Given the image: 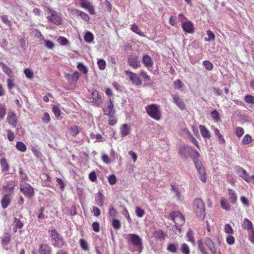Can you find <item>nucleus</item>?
<instances>
[{"instance_id":"09e8293b","label":"nucleus","mask_w":254,"mask_h":254,"mask_svg":"<svg viewBox=\"0 0 254 254\" xmlns=\"http://www.w3.org/2000/svg\"><path fill=\"white\" fill-rule=\"evenodd\" d=\"M235 134L238 137H241L244 133V130L242 127H238L235 128Z\"/></svg>"},{"instance_id":"c85d7f7f","label":"nucleus","mask_w":254,"mask_h":254,"mask_svg":"<svg viewBox=\"0 0 254 254\" xmlns=\"http://www.w3.org/2000/svg\"><path fill=\"white\" fill-rule=\"evenodd\" d=\"M13 226H15L16 227H18L19 229V232L20 233H22V231L20 230L23 227L24 222L20 220L19 218L14 217L13 222Z\"/></svg>"},{"instance_id":"5fc2aeb1","label":"nucleus","mask_w":254,"mask_h":254,"mask_svg":"<svg viewBox=\"0 0 254 254\" xmlns=\"http://www.w3.org/2000/svg\"><path fill=\"white\" fill-rule=\"evenodd\" d=\"M19 174L20 175V180H21V183L24 182L28 179V177L26 174H25L21 168H19Z\"/></svg>"},{"instance_id":"20e7f679","label":"nucleus","mask_w":254,"mask_h":254,"mask_svg":"<svg viewBox=\"0 0 254 254\" xmlns=\"http://www.w3.org/2000/svg\"><path fill=\"white\" fill-rule=\"evenodd\" d=\"M204 244L208 248L212 254H216V249L214 243L211 239L207 237L204 239V242L201 240H198L197 242L198 249L202 254H208L207 251L204 248Z\"/></svg>"},{"instance_id":"6e6d98bb","label":"nucleus","mask_w":254,"mask_h":254,"mask_svg":"<svg viewBox=\"0 0 254 254\" xmlns=\"http://www.w3.org/2000/svg\"><path fill=\"white\" fill-rule=\"evenodd\" d=\"M145 212L143 209L137 206L135 209V214L139 217H142L144 215Z\"/></svg>"},{"instance_id":"6ab92c4d","label":"nucleus","mask_w":254,"mask_h":254,"mask_svg":"<svg viewBox=\"0 0 254 254\" xmlns=\"http://www.w3.org/2000/svg\"><path fill=\"white\" fill-rule=\"evenodd\" d=\"M95 203L99 206H102L104 203V196L101 192H98L95 196Z\"/></svg>"},{"instance_id":"052dcab7","label":"nucleus","mask_w":254,"mask_h":254,"mask_svg":"<svg viewBox=\"0 0 254 254\" xmlns=\"http://www.w3.org/2000/svg\"><path fill=\"white\" fill-rule=\"evenodd\" d=\"M203 65L205 66V68L208 70H211L213 65L212 63H211L208 61H204L203 62Z\"/></svg>"},{"instance_id":"4d7b16f0","label":"nucleus","mask_w":254,"mask_h":254,"mask_svg":"<svg viewBox=\"0 0 254 254\" xmlns=\"http://www.w3.org/2000/svg\"><path fill=\"white\" fill-rule=\"evenodd\" d=\"M252 140L251 136L249 134H246L244 136L243 138L242 143L243 144H249Z\"/></svg>"},{"instance_id":"f3484780","label":"nucleus","mask_w":254,"mask_h":254,"mask_svg":"<svg viewBox=\"0 0 254 254\" xmlns=\"http://www.w3.org/2000/svg\"><path fill=\"white\" fill-rule=\"evenodd\" d=\"M7 121L8 123L13 127H15L17 125V120L15 114L13 112L8 114L7 117Z\"/></svg>"},{"instance_id":"864d4df0","label":"nucleus","mask_w":254,"mask_h":254,"mask_svg":"<svg viewBox=\"0 0 254 254\" xmlns=\"http://www.w3.org/2000/svg\"><path fill=\"white\" fill-rule=\"evenodd\" d=\"M97 64L100 69L104 70L106 65V63L103 59H99L98 60Z\"/></svg>"},{"instance_id":"ddd939ff","label":"nucleus","mask_w":254,"mask_h":254,"mask_svg":"<svg viewBox=\"0 0 254 254\" xmlns=\"http://www.w3.org/2000/svg\"><path fill=\"white\" fill-rule=\"evenodd\" d=\"M191 148L188 145H184L179 148V153L182 158H186L191 150Z\"/></svg>"},{"instance_id":"13d9d810","label":"nucleus","mask_w":254,"mask_h":254,"mask_svg":"<svg viewBox=\"0 0 254 254\" xmlns=\"http://www.w3.org/2000/svg\"><path fill=\"white\" fill-rule=\"evenodd\" d=\"M172 190L174 191L176 197L178 199H180V192L179 190V189L178 186L175 185H171Z\"/></svg>"},{"instance_id":"a19ab883","label":"nucleus","mask_w":254,"mask_h":254,"mask_svg":"<svg viewBox=\"0 0 254 254\" xmlns=\"http://www.w3.org/2000/svg\"><path fill=\"white\" fill-rule=\"evenodd\" d=\"M0 17L2 22L8 26L10 29H11V23L8 16L6 15H2Z\"/></svg>"},{"instance_id":"8fccbe9b","label":"nucleus","mask_w":254,"mask_h":254,"mask_svg":"<svg viewBox=\"0 0 254 254\" xmlns=\"http://www.w3.org/2000/svg\"><path fill=\"white\" fill-rule=\"evenodd\" d=\"M84 40L86 42L89 43L93 40V35L90 32H87L84 35Z\"/></svg>"},{"instance_id":"69168bd1","label":"nucleus","mask_w":254,"mask_h":254,"mask_svg":"<svg viewBox=\"0 0 254 254\" xmlns=\"http://www.w3.org/2000/svg\"><path fill=\"white\" fill-rule=\"evenodd\" d=\"M112 225L113 227L117 230L120 229L121 227V223L119 220L117 219H114L112 222Z\"/></svg>"},{"instance_id":"ea45409f","label":"nucleus","mask_w":254,"mask_h":254,"mask_svg":"<svg viewBox=\"0 0 254 254\" xmlns=\"http://www.w3.org/2000/svg\"><path fill=\"white\" fill-rule=\"evenodd\" d=\"M178 246L177 245L170 243L167 246V250L172 253H175L178 251Z\"/></svg>"},{"instance_id":"f704fd0d","label":"nucleus","mask_w":254,"mask_h":254,"mask_svg":"<svg viewBox=\"0 0 254 254\" xmlns=\"http://www.w3.org/2000/svg\"><path fill=\"white\" fill-rule=\"evenodd\" d=\"M40 37L41 40H43L45 43V46L50 49H52L54 47V44L50 40H46L44 39L43 36L41 33H40Z\"/></svg>"},{"instance_id":"473e14b6","label":"nucleus","mask_w":254,"mask_h":254,"mask_svg":"<svg viewBox=\"0 0 254 254\" xmlns=\"http://www.w3.org/2000/svg\"><path fill=\"white\" fill-rule=\"evenodd\" d=\"M221 207L227 211H229L231 209L230 205L227 199L222 198L220 201Z\"/></svg>"},{"instance_id":"49530a36","label":"nucleus","mask_w":254,"mask_h":254,"mask_svg":"<svg viewBox=\"0 0 254 254\" xmlns=\"http://www.w3.org/2000/svg\"><path fill=\"white\" fill-rule=\"evenodd\" d=\"M181 251L184 254H190L189 247L186 244H183L181 247Z\"/></svg>"},{"instance_id":"f257e3e1","label":"nucleus","mask_w":254,"mask_h":254,"mask_svg":"<svg viewBox=\"0 0 254 254\" xmlns=\"http://www.w3.org/2000/svg\"><path fill=\"white\" fill-rule=\"evenodd\" d=\"M49 240L52 245L56 248H62L65 244L63 237L58 232L55 228H52L49 230Z\"/></svg>"},{"instance_id":"bb28decb","label":"nucleus","mask_w":254,"mask_h":254,"mask_svg":"<svg viewBox=\"0 0 254 254\" xmlns=\"http://www.w3.org/2000/svg\"><path fill=\"white\" fill-rule=\"evenodd\" d=\"M253 226V225L252 222L248 218H245L242 224L243 228L250 231L251 230H254Z\"/></svg>"},{"instance_id":"a18cd8bd","label":"nucleus","mask_w":254,"mask_h":254,"mask_svg":"<svg viewBox=\"0 0 254 254\" xmlns=\"http://www.w3.org/2000/svg\"><path fill=\"white\" fill-rule=\"evenodd\" d=\"M131 30L135 32V33L138 34L140 36H144V34L142 32H141L138 26L137 25H136L135 24H133L132 26H131Z\"/></svg>"},{"instance_id":"4468645a","label":"nucleus","mask_w":254,"mask_h":254,"mask_svg":"<svg viewBox=\"0 0 254 254\" xmlns=\"http://www.w3.org/2000/svg\"><path fill=\"white\" fill-rule=\"evenodd\" d=\"M131 131V127L127 124H123L120 127V132L122 137L128 135Z\"/></svg>"},{"instance_id":"a878e982","label":"nucleus","mask_w":254,"mask_h":254,"mask_svg":"<svg viewBox=\"0 0 254 254\" xmlns=\"http://www.w3.org/2000/svg\"><path fill=\"white\" fill-rule=\"evenodd\" d=\"M90 98L92 102L99 103L101 101V97L98 91L95 90L92 92Z\"/></svg>"},{"instance_id":"e2e57ef3","label":"nucleus","mask_w":254,"mask_h":254,"mask_svg":"<svg viewBox=\"0 0 254 254\" xmlns=\"http://www.w3.org/2000/svg\"><path fill=\"white\" fill-rule=\"evenodd\" d=\"M80 245L82 249L84 251H87L88 250V245L86 241H85L83 239H80Z\"/></svg>"},{"instance_id":"774afa93","label":"nucleus","mask_w":254,"mask_h":254,"mask_svg":"<svg viewBox=\"0 0 254 254\" xmlns=\"http://www.w3.org/2000/svg\"><path fill=\"white\" fill-rule=\"evenodd\" d=\"M58 41L62 45H66L68 43V40L65 37L62 36L59 37Z\"/></svg>"},{"instance_id":"0eeeda50","label":"nucleus","mask_w":254,"mask_h":254,"mask_svg":"<svg viewBox=\"0 0 254 254\" xmlns=\"http://www.w3.org/2000/svg\"><path fill=\"white\" fill-rule=\"evenodd\" d=\"M20 190L27 197L33 196L34 194L33 188L28 183L21 184Z\"/></svg>"},{"instance_id":"79ce46f5","label":"nucleus","mask_w":254,"mask_h":254,"mask_svg":"<svg viewBox=\"0 0 254 254\" xmlns=\"http://www.w3.org/2000/svg\"><path fill=\"white\" fill-rule=\"evenodd\" d=\"M206 34L208 37L204 38L205 41H212L215 40V35L211 31L207 30L206 31Z\"/></svg>"},{"instance_id":"a211bd4d","label":"nucleus","mask_w":254,"mask_h":254,"mask_svg":"<svg viewBox=\"0 0 254 254\" xmlns=\"http://www.w3.org/2000/svg\"><path fill=\"white\" fill-rule=\"evenodd\" d=\"M142 63L146 67H148V68L152 67L153 65V62L152 59L148 55H145L143 57Z\"/></svg>"},{"instance_id":"338daca9","label":"nucleus","mask_w":254,"mask_h":254,"mask_svg":"<svg viewBox=\"0 0 254 254\" xmlns=\"http://www.w3.org/2000/svg\"><path fill=\"white\" fill-rule=\"evenodd\" d=\"M225 232L228 234H232L234 233V231L230 225L227 224L225 225L224 228Z\"/></svg>"},{"instance_id":"4c0bfd02","label":"nucleus","mask_w":254,"mask_h":254,"mask_svg":"<svg viewBox=\"0 0 254 254\" xmlns=\"http://www.w3.org/2000/svg\"><path fill=\"white\" fill-rule=\"evenodd\" d=\"M11 239V235L8 233H5L2 238V243L4 245L8 244Z\"/></svg>"},{"instance_id":"2f4dec72","label":"nucleus","mask_w":254,"mask_h":254,"mask_svg":"<svg viewBox=\"0 0 254 254\" xmlns=\"http://www.w3.org/2000/svg\"><path fill=\"white\" fill-rule=\"evenodd\" d=\"M197 170V172L200 175V180L203 183H205L206 182V173L205 172L204 168V167H201V168L198 169Z\"/></svg>"},{"instance_id":"1a4fd4ad","label":"nucleus","mask_w":254,"mask_h":254,"mask_svg":"<svg viewBox=\"0 0 254 254\" xmlns=\"http://www.w3.org/2000/svg\"><path fill=\"white\" fill-rule=\"evenodd\" d=\"M126 75L129 76V79L132 83L136 85H140L142 84L141 80L137 74L128 70H125Z\"/></svg>"},{"instance_id":"f03ea898","label":"nucleus","mask_w":254,"mask_h":254,"mask_svg":"<svg viewBox=\"0 0 254 254\" xmlns=\"http://www.w3.org/2000/svg\"><path fill=\"white\" fill-rule=\"evenodd\" d=\"M192 210L197 217L203 220L205 216V205L202 200L196 198L193 201Z\"/></svg>"},{"instance_id":"4be33fe9","label":"nucleus","mask_w":254,"mask_h":254,"mask_svg":"<svg viewBox=\"0 0 254 254\" xmlns=\"http://www.w3.org/2000/svg\"><path fill=\"white\" fill-rule=\"evenodd\" d=\"M0 165L2 168V171L5 173L4 175L7 174V172L9 170V166L5 158H2L0 160Z\"/></svg>"},{"instance_id":"f8f14e48","label":"nucleus","mask_w":254,"mask_h":254,"mask_svg":"<svg viewBox=\"0 0 254 254\" xmlns=\"http://www.w3.org/2000/svg\"><path fill=\"white\" fill-rule=\"evenodd\" d=\"M38 251L40 254H52V248L46 243L40 244L39 246Z\"/></svg>"},{"instance_id":"c9c22d12","label":"nucleus","mask_w":254,"mask_h":254,"mask_svg":"<svg viewBox=\"0 0 254 254\" xmlns=\"http://www.w3.org/2000/svg\"><path fill=\"white\" fill-rule=\"evenodd\" d=\"M214 133L216 136H217L219 139V142L220 144H224L225 142V140L223 138L222 134L220 133L219 129L217 128H214Z\"/></svg>"},{"instance_id":"c03bdc74","label":"nucleus","mask_w":254,"mask_h":254,"mask_svg":"<svg viewBox=\"0 0 254 254\" xmlns=\"http://www.w3.org/2000/svg\"><path fill=\"white\" fill-rule=\"evenodd\" d=\"M90 138L91 139H94L95 138L96 140L95 141V142L97 141H103V137L101 134L98 133V134H95L93 132H91L90 134Z\"/></svg>"},{"instance_id":"7ed1b4c3","label":"nucleus","mask_w":254,"mask_h":254,"mask_svg":"<svg viewBox=\"0 0 254 254\" xmlns=\"http://www.w3.org/2000/svg\"><path fill=\"white\" fill-rule=\"evenodd\" d=\"M126 238L128 243L134 246L136 251L139 253L142 251L143 248L142 240L139 236L134 234H128Z\"/></svg>"},{"instance_id":"3c124183","label":"nucleus","mask_w":254,"mask_h":254,"mask_svg":"<svg viewBox=\"0 0 254 254\" xmlns=\"http://www.w3.org/2000/svg\"><path fill=\"white\" fill-rule=\"evenodd\" d=\"M174 85L175 88L178 90H182V88L184 86L183 83L180 79H178L174 82Z\"/></svg>"},{"instance_id":"412c9836","label":"nucleus","mask_w":254,"mask_h":254,"mask_svg":"<svg viewBox=\"0 0 254 254\" xmlns=\"http://www.w3.org/2000/svg\"><path fill=\"white\" fill-rule=\"evenodd\" d=\"M15 185L12 182H8L6 185L3 187V189L6 192V194L10 195L12 193L14 190Z\"/></svg>"},{"instance_id":"2eb2a0df","label":"nucleus","mask_w":254,"mask_h":254,"mask_svg":"<svg viewBox=\"0 0 254 254\" xmlns=\"http://www.w3.org/2000/svg\"><path fill=\"white\" fill-rule=\"evenodd\" d=\"M182 28L185 31L189 33H192L194 31L193 25L190 21L183 22Z\"/></svg>"},{"instance_id":"680f3d73","label":"nucleus","mask_w":254,"mask_h":254,"mask_svg":"<svg viewBox=\"0 0 254 254\" xmlns=\"http://www.w3.org/2000/svg\"><path fill=\"white\" fill-rule=\"evenodd\" d=\"M70 134L73 136H75L79 132L78 127L76 126L71 127Z\"/></svg>"},{"instance_id":"0e129e2a","label":"nucleus","mask_w":254,"mask_h":254,"mask_svg":"<svg viewBox=\"0 0 254 254\" xmlns=\"http://www.w3.org/2000/svg\"><path fill=\"white\" fill-rule=\"evenodd\" d=\"M24 72L27 78L29 79L33 78V73L29 68H25L24 70Z\"/></svg>"},{"instance_id":"5701e85b","label":"nucleus","mask_w":254,"mask_h":254,"mask_svg":"<svg viewBox=\"0 0 254 254\" xmlns=\"http://www.w3.org/2000/svg\"><path fill=\"white\" fill-rule=\"evenodd\" d=\"M11 202L9 195L7 194H5L2 197L1 200V206L3 209H5L8 207Z\"/></svg>"},{"instance_id":"7c9ffc66","label":"nucleus","mask_w":254,"mask_h":254,"mask_svg":"<svg viewBox=\"0 0 254 254\" xmlns=\"http://www.w3.org/2000/svg\"><path fill=\"white\" fill-rule=\"evenodd\" d=\"M153 236L155 237L156 238H157L159 240H164L165 238L166 235L163 232V231L161 230H156L153 233Z\"/></svg>"},{"instance_id":"58836bf2","label":"nucleus","mask_w":254,"mask_h":254,"mask_svg":"<svg viewBox=\"0 0 254 254\" xmlns=\"http://www.w3.org/2000/svg\"><path fill=\"white\" fill-rule=\"evenodd\" d=\"M244 100L247 103L252 104L254 109V96L251 95H247L244 97Z\"/></svg>"},{"instance_id":"393cba45","label":"nucleus","mask_w":254,"mask_h":254,"mask_svg":"<svg viewBox=\"0 0 254 254\" xmlns=\"http://www.w3.org/2000/svg\"><path fill=\"white\" fill-rule=\"evenodd\" d=\"M228 193L229 196V199L230 202L233 204L236 203L237 200V197L235 191L232 189H229L228 190Z\"/></svg>"},{"instance_id":"c756f323","label":"nucleus","mask_w":254,"mask_h":254,"mask_svg":"<svg viewBox=\"0 0 254 254\" xmlns=\"http://www.w3.org/2000/svg\"><path fill=\"white\" fill-rule=\"evenodd\" d=\"M107 107L104 109V112L108 115L113 114V105L111 100L106 103Z\"/></svg>"},{"instance_id":"39448f33","label":"nucleus","mask_w":254,"mask_h":254,"mask_svg":"<svg viewBox=\"0 0 254 254\" xmlns=\"http://www.w3.org/2000/svg\"><path fill=\"white\" fill-rule=\"evenodd\" d=\"M145 110L150 117L157 121L160 120L161 113L159 105L154 104L149 105L145 107Z\"/></svg>"},{"instance_id":"de8ad7c7","label":"nucleus","mask_w":254,"mask_h":254,"mask_svg":"<svg viewBox=\"0 0 254 254\" xmlns=\"http://www.w3.org/2000/svg\"><path fill=\"white\" fill-rule=\"evenodd\" d=\"M77 68L84 74H86L88 72L87 68L82 63L78 64Z\"/></svg>"},{"instance_id":"b1692460","label":"nucleus","mask_w":254,"mask_h":254,"mask_svg":"<svg viewBox=\"0 0 254 254\" xmlns=\"http://www.w3.org/2000/svg\"><path fill=\"white\" fill-rule=\"evenodd\" d=\"M3 71L9 77L13 76V73L11 69L2 62H0Z\"/></svg>"},{"instance_id":"bf43d9fd","label":"nucleus","mask_w":254,"mask_h":254,"mask_svg":"<svg viewBox=\"0 0 254 254\" xmlns=\"http://www.w3.org/2000/svg\"><path fill=\"white\" fill-rule=\"evenodd\" d=\"M6 114V109L5 105L0 104V118L2 119Z\"/></svg>"},{"instance_id":"423d86ee","label":"nucleus","mask_w":254,"mask_h":254,"mask_svg":"<svg viewBox=\"0 0 254 254\" xmlns=\"http://www.w3.org/2000/svg\"><path fill=\"white\" fill-rule=\"evenodd\" d=\"M169 218L174 222L175 226L177 229L185 223V217L179 211H172L169 215Z\"/></svg>"},{"instance_id":"cd10ccee","label":"nucleus","mask_w":254,"mask_h":254,"mask_svg":"<svg viewBox=\"0 0 254 254\" xmlns=\"http://www.w3.org/2000/svg\"><path fill=\"white\" fill-rule=\"evenodd\" d=\"M79 78V73L77 71L74 72L70 75V83L71 85L75 86L76 83Z\"/></svg>"},{"instance_id":"aec40b11","label":"nucleus","mask_w":254,"mask_h":254,"mask_svg":"<svg viewBox=\"0 0 254 254\" xmlns=\"http://www.w3.org/2000/svg\"><path fill=\"white\" fill-rule=\"evenodd\" d=\"M201 135L205 138L209 139L211 137L210 132L203 125L199 126Z\"/></svg>"},{"instance_id":"37998d69","label":"nucleus","mask_w":254,"mask_h":254,"mask_svg":"<svg viewBox=\"0 0 254 254\" xmlns=\"http://www.w3.org/2000/svg\"><path fill=\"white\" fill-rule=\"evenodd\" d=\"M76 14L77 15L80 16L81 17V18L82 19H83V20H84L85 21H87L89 20V16L87 14H86L85 13H84L81 11H80L78 10H76Z\"/></svg>"},{"instance_id":"e433bc0d","label":"nucleus","mask_w":254,"mask_h":254,"mask_svg":"<svg viewBox=\"0 0 254 254\" xmlns=\"http://www.w3.org/2000/svg\"><path fill=\"white\" fill-rule=\"evenodd\" d=\"M16 149L21 152H25L27 149L26 146L21 141H18L16 144Z\"/></svg>"},{"instance_id":"9b49d317","label":"nucleus","mask_w":254,"mask_h":254,"mask_svg":"<svg viewBox=\"0 0 254 254\" xmlns=\"http://www.w3.org/2000/svg\"><path fill=\"white\" fill-rule=\"evenodd\" d=\"M49 21L55 24L60 25L62 23V18L55 12L51 13V15H48L47 17Z\"/></svg>"},{"instance_id":"9d476101","label":"nucleus","mask_w":254,"mask_h":254,"mask_svg":"<svg viewBox=\"0 0 254 254\" xmlns=\"http://www.w3.org/2000/svg\"><path fill=\"white\" fill-rule=\"evenodd\" d=\"M173 102L181 110L185 109L186 106L183 99L179 96L178 93L171 95Z\"/></svg>"},{"instance_id":"603ef678","label":"nucleus","mask_w":254,"mask_h":254,"mask_svg":"<svg viewBox=\"0 0 254 254\" xmlns=\"http://www.w3.org/2000/svg\"><path fill=\"white\" fill-rule=\"evenodd\" d=\"M211 118L216 122H218L220 119V116L217 110H214L210 113Z\"/></svg>"},{"instance_id":"6e6552de","label":"nucleus","mask_w":254,"mask_h":254,"mask_svg":"<svg viewBox=\"0 0 254 254\" xmlns=\"http://www.w3.org/2000/svg\"><path fill=\"white\" fill-rule=\"evenodd\" d=\"M234 170L237 173V175L245 181L247 182L250 181L251 177L249 176L247 171L244 169L239 166H236L234 167Z\"/></svg>"},{"instance_id":"dca6fc26","label":"nucleus","mask_w":254,"mask_h":254,"mask_svg":"<svg viewBox=\"0 0 254 254\" xmlns=\"http://www.w3.org/2000/svg\"><path fill=\"white\" fill-rule=\"evenodd\" d=\"M128 64L133 68H137L140 66V62L136 57H131L128 59Z\"/></svg>"},{"instance_id":"72a5a7b5","label":"nucleus","mask_w":254,"mask_h":254,"mask_svg":"<svg viewBox=\"0 0 254 254\" xmlns=\"http://www.w3.org/2000/svg\"><path fill=\"white\" fill-rule=\"evenodd\" d=\"M189 155L192 158L193 161L197 160L200 155L199 152L191 148V150Z\"/></svg>"}]
</instances>
